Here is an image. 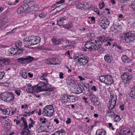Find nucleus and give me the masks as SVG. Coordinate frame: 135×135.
I'll use <instances>...</instances> for the list:
<instances>
[{
    "instance_id": "obj_1",
    "label": "nucleus",
    "mask_w": 135,
    "mask_h": 135,
    "mask_svg": "<svg viewBox=\"0 0 135 135\" xmlns=\"http://www.w3.org/2000/svg\"><path fill=\"white\" fill-rule=\"evenodd\" d=\"M41 40L39 37L32 36L26 37L24 39V43L27 46H31L38 44Z\"/></svg>"
},
{
    "instance_id": "obj_2",
    "label": "nucleus",
    "mask_w": 135,
    "mask_h": 135,
    "mask_svg": "<svg viewBox=\"0 0 135 135\" xmlns=\"http://www.w3.org/2000/svg\"><path fill=\"white\" fill-rule=\"evenodd\" d=\"M101 46V44H99L98 42L96 40L87 41L85 44L86 48L91 50L98 49V47L99 48Z\"/></svg>"
},
{
    "instance_id": "obj_3",
    "label": "nucleus",
    "mask_w": 135,
    "mask_h": 135,
    "mask_svg": "<svg viewBox=\"0 0 135 135\" xmlns=\"http://www.w3.org/2000/svg\"><path fill=\"white\" fill-rule=\"evenodd\" d=\"M34 59L30 56H25L16 59L17 62L21 64H27L31 62Z\"/></svg>"
},
{
    "instance_id": "obj_4",
    "label": "nucleus",
    "mask_w": 135,
    "mask_h": 135,
    "mask_svg": "<svg viewBox=\"0 0 135 135\" xmlns=\"http://www.w3.org/2000/svg\"><path fill=\"white\" fill-rule=\"evenodd\" d=\"M99 80L102 82L106 85H110L113 83L112 77L108 75H101L99 77Z\"/></svg>"
},
{
    "instance_id": "obj_5",
    "label": "nucleus",
    "mask_w": 135,
    "mask_h": 135,
    "mask_svg": "<svg viewBox=\"0 0 135 135\" xmlns=\"http://www.w3.org/2000/svg\"><path fill=\"white\" fill-rule=\"evenodd\" d=\"M43 113L45 116L51 117L53 116L54 113L53 107L52 105H47L44 108Z\"/></svg>"
},
{
    "instance_id": "obj_6",
    "label": "nucleus",
    "mask_w": 135,
    "mask_h": 135,
    "mask_svg": "<svg viewBox=\"0 0 135 135\" xmlns=\"http://www.w3.org/2000/svg\"><path fill=\"white\" fill-rule=\"evenodd\" d=\"M122 38L125 40L126 43H131L135 39V35L132 32H129L126 33L123 37L121 36Z\"/></svg>"
},
{
    "instance_id": "obj_7",
    "label": "nucleus",
    "mask_w": 135,
    "mask_h": 135,
    "mask_svg": "<svg viewBox=\"0 0 135 135\" xmlns=\"http://www.w3.org/2000/svg\"><path fill=\"white\" fill-rule=\"evenodd\" d=\"M77 59L80 65L83 66L86 65L88 63L89 60L87 56L84 54L77 56Z\"/></svg>"
},
{
    "instance_id": "obj_8",
    "label": "nucleus",
    "mask_w": 135,
    "mask_h": 135,
    "mask_svg": "<svg viewBox=\"0 0 135 135\" xmlns=\"http://www.w3.org/2000/svg\"><path fill=\"white\" fill-rule=\"evenodd\" d=\"M2 98L4 101L7 102H12L15 98L14 94L12 93H6L3 95Z\"/></svg>"
},
{
    "instance_id": "obj_9",
    "label": "nucleus",
    "mask_w": 135,
    "mask_h": 135,
    "mask_svg": "<svg viewBox=\"0 0 135 135\" xmlns=\"http://www.w3.org/2000/svg\"><path fill=\"white\" fill-rule=\"evenodd\" d=\"M48 83H46L41 82L38 84L39 88L40 89L41 91H50L52 90V89L49 88L48 87Z\"/></svg>"
},
{
    "instance_id": "obj_10",
    "label": "nucleus",
    "mask_w": 135,
    "mask_h": 135,
    "mask_svg": "<svg viewBox=\"0 0 135 135\" xmlns=\"http://www.w3.org/2000/svg\"><path fill=\"white\" fill-rule=\"evenodd\" d=\"M45 62L49 65H56L59 64L60 61L58 58L54 57L50 59H46L45 60Z\"/></svg>"
},
{
    "instance_id": "obj_11",
    "label": "nucleus",
    "mask_w": 135,
    "mask_h": 135,
    "mask_svg": "<svg viewBox=\"0 0 135 135\" xmlns=\"http://www.w3.org/2000/svg\"><path fill=\"white\" fill-rule=\"evenodd\" d=\"M121 78L124 82L127 83L131 80L132 76L129 73H124L121 75Z\"/></svg>"
},
{
    "instance_id": "obj_12",
    "label": "nucleus",
    "mask_w": 135,
    "mask_h": 135,
    "mask_svg": "<svg viewBox=\"0 0 135 135\" xmlns=\"http://www.w3.org/2000/svg\"><path fill=\"white\" fill-rule=\"evenodd\" d=\"M97 40H96L98 42L99 44H100L101 45L103 43H105V42L108 41V38L106 37L104 35H102L100 36L97 37Z\"/></svg>"
},
{
    "instance_id": "obj_13",
    "label": "nucleus",
    "mask_w": 135,
    "mask_h": 135,
    "mask_svg": "<svg viewBox=\"0 0 135 135\" xmlns=\"http://www.w3.org/2000/svg\"><path fill=\"white\" fill-rule=\"evenodd\" d=\"M20 134L22 135H31L30 132L27 125V124H24L23 128Z\"/></svg>"
},
{
    "instance_id": "obj_14",
    "label": "nucleus",
    "mask_w": 135,
    "mask_h": 135,
    "mask_svg": "<svg viewBox=\"0 0 135 135\" xmlns=\"http://www.w3.org/2000/svg\"><path fill=\"white\" fill-rule=\"evenodd\" d=\"M109 24V21L106 19L102 21V22L100 23V25L102 28L105 29L108 27Z\"/></svg>"
},
{
    "instance_id": "obj_15",
    "label": "nucleus",
    "mask_w": 135,
    "mask_h": 135,
    "mask_svg": "<svg viewBox=\"0 0 135 135\" xmlns=\"http://www.w3.org/2000/svg\"><path fill=\"white\" fill-rule=\"evenodd\" d=\"M52 43L54 45H58L61 43L62 44L64 41L62 38H60L58 37H54L52 39Z\"/></svg>"
},
{
    "instance_id": "obj_16",
    "label": "nucleus",
    "mask_w": 135,
    "mask_h": 135,
    "mask_svg": "<svg viewBox=\"0 0 135 135\" xmlns=\"http://www.w3.org/2000/svg\"><path fill=\"white\" fill-rule=\"evenodd\" d=\"M104 59L106 62L109 63L113 62V61L112 55L109 54H106L104 57Z\"/></svg>"
},
{
    "instance_id": "obj_17",
    "label": "nucleus",
    "mask_w": 135,
    "mask_h": 135,
    "mask_svg": "<svg viewBox=\"0 0 135 135\" xmlns=\"http://www.w3.org/2000/svg\"><path fill=\"white\" fill-rule=\"evenodd\" d=\"M8 21V20L7 17H4L2 19L0 20V26H4L6 27V24L7 23Z\"/></svg>"
},
{
    "instance_id": "obj_18",
    "label": "nucleus",
    "mask_w": 135,
    "mask_h": 135,
    "mask_svg": "<svg viewBox=\"0 0 135 135\" xmlns=\"http://www.w3.org/2000/svg\"><path fill=\"white\" fill-rule=\"evenodd\" d=\"M109 102L113 103V104L116 103L117 100V97L114 95H111L110 98Z\"/></svg>"
},
{
    "instance_id": "obj_19",
    "label": "nucleus",
    "mask_w": 135,
    "mask_h": 135,
    "mask_svg": "<svg viewBox=\"0 0 135 135\" xmlns=\"http://www.w3.org/2000/svg\"><path fill=\"white\" fill-rule=\"evenodd\" d=\"M67 18V17L65 16L61 17L59 20H57L58 25L60 26H62L63 24L64 21L66 20Z\"/></svg>"
},
{
    "instance_id": "obj_20",
    "label": "nucleus",
    "mask_w": 135,
    "mask_h": 135,
    "mask_svg": "<svg viewBox=\"0 0 135 135\" xmlns=\"http://www.w3.org/2000/svg\"><path fill=\"white\" fill-rule=\"evenodd\" d=\"M122 61L125 63H128L131 62V60L126 55H124L122 57Z\"/></svg>"
},
{
    "instance_id": "obj_21",
    "label": "nucleus",
    "mask_w": 135,
    "mask_h": 135,
    "mask_svg": "<svg viewBox=\"0 0 135 135\" xmlns=\"http://www.w3.org/2000/svg\"><path fill=\"white\" fill-rule=\"evenodd\" d=\"M88 97L91 100L92 102H94L95 101V100H97V98L96 97V96L91 92L88 95Z\"/></svg>"
},
{
    "instance_id": "obj_22",
    "label": "nucleus",
    "mask_w": 135,
    "mask_h": 135,
    "mask_svg": "<svg viewBox=\"0 0 135 135\" xmlns=\"http://www.w3.org/2000/svg\"><path fill=\"white\" fill-rule=\"evenodd\" d=\"M96 134L97 135H105L106 132L103 129H99L97 131Z\"/></svg>"
},
{
    "instance_id": "obj_23",
    "label": "nucleus",
    "mask_w": 135,
    "mask_h": 135,
    "mask_svg": "<svg viewBox=\"0 0 135 135\" xmlns=\"http://www.w3.org/2000/svg\"><path fill=\"white\" fill-rule=\"evenodd\" d=\"M65 6H64V4L58 6L56 7L54 9V10L56 8L57 9V11L56 13H57L62 11L63 9L65 8Z\"/></svg>"
},
{
    "instance_id": "obj_24",
    "label": "nucleus",
    "mask_w": 135,
    "mask_h": 135,
    "mask_svg": "<svg viewBox=\"0 0 135 135\" xmlns=\"http://www.w3.org/2000/svg\"><path fill=\"white\" fill-rule=\"evenodd\" d=\"M74 93L75 94H78L82 93V90L80 87L75 88L73 90Z\"/></svg>"
},
{
    "instance_id": "obj_25",
    "label": "nucleus",
    "mask_w": 135,
    "mask_h": 135,
    "mask_svg": "<svg viewBox=\"0 0 135 135\" xmlns=\"http://www.w3.org/2000/svg\"><path fill=\"white\" fill-rule=\"evenodd\" d=\"M0 110L2 111V112L4 114L6 115L9 114L10 112V110L9 108L5 109H2L0 108Z\"/></svg>"
},
{
    "instance_id": "obj_26",
    "label": "nucleus",
    "mask_w": 135,
    "mask_h": 135,
    "mask_svg": "<svg viewBox=\"0 0 135 135\" xmlns=\"http://www.w3.org/2000/svg\"><path fill=\"white\" fill-rule=\"evenodd\" d=\"M77 8L81 9H85L86 7L85 6L84 3H80L76 5Z\"/></svg>"
},
{
    "instance_id": "obj_27",
    "label": "nucleus",
    "mask_w": 135,
    "mask_h": 135,
    "mask_svg": "<svg viewBox=\"0 0 135 135\" xmlns=\"http://www.w3.org/2000/svg\"><path fill=\"white\" fill-rule=\"evenodd\" d=\"M47 77V74L46 73H44L40 77L41 79L45 80L46 81L45 83H48V79L46 78Z\"/></svg>"
},
{
    "instance_id": "obj_28",
    "label": "nucleus",
    "mask_w": 135,
    "mask_h": 135,
    "mask_svg": "<svg viewBox=\"0 0 135 135\" xmlns=\"http://www.w3.org/2000/svg\"><path fill=\"white\" fill-rule=\"evenodd\" d=\"M107 115L108 116L111 117H114L115 115L114 112L109 110L107 111Z\"/></svg>"
},
{
    "instance_id": "obj_29",
    "label": "nucleus",
    "mask_w": 135,
    "mask_h": 135,
    "mask_svg": "<svg viewBox=\"0 0 135 135\" xmlns=\"http://www.w3.org/2000/svg\"><path fill=\"white\" fill-rule=\"evenodd\" d=\"M130 95L131 97L134 96L135 98V86L131 88Z\"/></svg>"
},
{
    "instance_id": "obj_30",
    "label": "nucleus",
    "mask_w": 135,
    "mask_h": 135,
    "mask_svg": "<svg viewBox=\"0 0 135 135\" xmlns=\"http://www.w3.org/2000/svg\"><path fill=\"white\" fill-rule=\"evenodd\" d=\"M22 43L20 41H16L15 43L16 47L17 48L21 49L22 47Z\"/></svg>"
},
{
    "instance_id": "obj_31",
    "label": "nucleus",
    "mask_w": 135,
    "mask_h": 135,
    "mask_svg": "<svg viewBox=\"0 0 135 135\" xmlns=\"http://www.w3.org/2000/svg\"><path fill=\"white\" fill-rule=\"evenodd\" d=\"M23 50H24L23 48H19L18 49L17 51L13 54L17 55H20L21 54L23 53Z\"/></svg>"
},
{
    "instance_id": "obj_32",
    "label": "nucleus",
    "mask_w": 135,
    "mask_h": 135,
    "mask_svg": "<svg viewBox=\"0 0 135 135\" xmlns=\"http://www.w3.org/2000/svg\"><path fill=\"white\" fill-rule=\"evenodd\" d=\"M63 27L64 28L67 29H69L72 28L73 27V25L72 23L68 24L63 25Z\"/></svg>"
},
{
    "instance_id": "obj_33",
    "label": "nucleus",
    "mask_w": 135,
    "mask_h": 135,
    "mask_svg": "<svg viewBox=\"0 0 135 135\" xmlns=\"http://www.w3.org/2000/svg\"><path fill=\"white\" fill-rule=\"evenodd\" d=\"M116 47L118 49V50L119 52L122 53L124 51V49L122 46L117 45L116 46Z\"/></svg>"
},
{
    "instance_id": "obj_34",
    "label": "nucleus",
    "mask_w": 135,
    "mask_h": 135,
    "mask_svg": "<svg viewBox=\"0 0 135 135\" xmlns=\"http://www.w3.org/2000/svg\"><path fill=\"white\" fill-rule=\"evenodd\" d=\"M124 135H133L132 133L129 130H126L123 131Z\"/></svg>"
},
{
    "instance_id": "obj_35",
    "label": "nucleus",
    "mask_w": 135,
    "mask_h": 135,
    "mask_svg": "<svg viewBox=\"0 0 135 135\" xmlns=\"http://www.w3.org/2000/svg\"><path fill=\"white\" fill-rule=\"evenodd\" d=\"M33 93H38L41 91L38 85H37V86H35L33 87Z\"/></svg>"
},
{
    "instance_id": "obj_36",
    "label": "nucleus",
    "mask_w": 135,
    "mask_h": 135,
    "mask_svg": "<svg viewBox=\"0 0 135 135\" xmlns=\"http://www.w3.org/2000/svg\"><path fill=\"white\" fill-rule=\"evenodd\" d=\"M120 119L121 118H120L119 116L115 114L114 117L113 121L114 122H118L120 121Z\"/></svg>"
},
{
    "instance_id": "obj_37",
    "label": "nucleus",
    "mask_w": 135,
    "mask_h": 135,
    "mask_svg": "<svg viewBox=\"0 0 135 135\" xmlns=\"http://www.w3.org/2000/svg\"><path fill=\"white\" fill-rule=\"evenodd\" d=\"M114 104H113V103L109 102V105L108 107L109 110H112L114 108L116 104V103Z\"/></svg>"
},
{
    "instance_id": "obj_38",
    "label": "nucleus",
    "mask_w": 135,
    "mask_h": 135,
    "mask_svg": "<svg viewBox=\"0 0 135 135\" xmlns=\"http://www.w3.org/2000/svg\"><path fill=\"white\" fill-rule=\"evenodd\" d=\"M24 11H26L29 7V5L28 4H23L21 6Z\"/></svg>"
},
{
    "instance_id": "obj_39",
    "label": "nucleus",
    "mask_w": 135,
    "mask_h": 135,
    "mask_svg": "<svg viewBox=\"0 0 135 135\" xmlns=\"http://www.w3.org/2000/svg\"><path fill=\"white\" fill-rule=\"evenodd\" d=\"M99 9H101L104 7L105 4H104V3L103 1H102V2H100L99 3Z\"/></svg>"
},
{
    "instance_id": "obj_40",
    "label": "nucleus",
    "mask_w": 135,
    "mask_h": 135,
    "mask_svg": "<svg viewBox=\"0 0 135 135\" xmlns=\"http://www.w3.org/2000/svg\"><path fill=\"white\" fill-rule=\"evenodd\" d=\"M31 7L32 9L35 11L38 10L39 8L38 6L37 5H33L31 6Z\"/></svg>"
},
{
    "instance_id": "obj_41",
    "label": "nucleus",
    "mask_w": 135,
    "mask_h": 135,
    "mask_svg": "<svg viewBox=\"0 0 135 135\" xmlns=\"http://www.w3.org/2000/svg\"><path fill=\"white\" fill-rule=\"evenodd\" d=\"M132 9L135 11V1H132L130 5Z\"/></svg>"
},
{
    "instance_id": "obj_42",
    "label": "nucleus",
    "mask_w": 135,
    "mask_h": 135,
    "mask_svg": "<svg viewBox=\"0 0 135 135\" xmlns=\"http://www.w3.org/2000/svg\"><path fill=\"white\" fill-rule=\"evenodd\" d=\"M98 49L97 50H98V51L100 53H102L105 51V49L104 48L101 47V46L99 48L98 47Z\"/></svg>"
},
{
    "instance_id": "obj_43",
    "label": "nucleus",
    "mask_w": 135,
    "mask_h": 135,
    "mask_svg": "<svg viewBox=\"0 0 135 135\" xmlns=\"http://www.w3.org/2000/svg\"><path fill=\"white\" fill-rule=\"evenodd\" d=\"M26 90L28 93H33V87H32L31 88H27V89H26Z\"/></svg>"
},
{
    "instance_id": "obj_44",
    "label": "nucleus",
    "mask_w": 135,
    "mask_h": 135,
    "mask_svg": "<svg viewBox=\"0 0 135 135\" xmlns=\"http://www.w3.org/2000/svg\"><path fill=\"white\" fill-rule=\"evenodd\" d=\"M46 13H42L39 15V17H40V18H43L46 16Z\"/></svg>"
},
{
    "instance_id": "obj_45",
    "label": "nucleus",
    "mask_w": 135,
    "mask_h": 135,
    "mask_svg": "<svg viewBox=\"0 0 135 135\" xmlns=\"http://www.w3.org/2000/svg\"><path fill=\"white\" fill-rule=\"evenodd\" d=\"M125 54L126 56H129L131 55L132 54V51L130 50H127L125 51Z\"/></svg>"
},
{
    "instance_id": "obj_46",
    "label": "nucleus",
    "mask_w": 135,
    "mask_h": 135,
    "mask_svg": "<svg viewBox=\"0 0 135 135\" xmlns=\"http://www.w3.org/2000/svg\"><path fill=\"white\" fill-rule=\"evenodd\" d=\"M17 11V12L18 14H20L22 12L24 11V10L21 7H20L18 8V9Z\"/></svg>"
},
{
    "instance_id": "obj_47",
    "label": "nucleus",
    "mask_w": 135,
    "mask_h": 135,
    "mask_svg": "<svg viewBox=\"0 0 135 135\" xmlns=\"http://www.w3.org/2000/svg\"><path fill=\"white\" fill-rule=\"evenodd\" d=\"M94 11L98 14L99 16H100L101 17H102V13H100L99 12V11L98 9L97 8H95L94 9Z\"/></svg>"
},
{
    "instance_id": "obj_48",
    "label": "nucleus",
    "mask_w": 135,
    "mask_h": 135,
    "mask_svg": "<svg viewBox=\"0 0 135 135\" xmlns=\"http://www.w3.org/2000/svg\"><path fill=\"white\" fill-rule=\"evenodd\" d=\"M71 98V100L72 102H74L76 100L77 97L73 95H70V96Z\"/></svg>"
},
{
    "instance_id": "obj_49",
    "label": "nucleus",
    "mask_w": 135,
    "mask_h": 135,
    "mask_svg": "<svg viewBox=\"0 0 135 135\" xmlns=\"http://www.w3.org/2000/svg\"><path fill=\"white\" fill-rule=\"evenodd\" d=\"M89 19L90 20V21L92 24H94L95 23V19L94 17H89Z\"/></svg>"
},
{
    "instance_id": "obj_50",
    "label": "nucleus",
    "mask_w": 135,
    "mask_h": 135,
    "mask_svg": "<svg viewBox=\"0 0 135 135\" xmlns=\"http://www.w3.org/2000/svg\"><path fill=\"white\" fill-rule=\"evenodd\" d=\"M65 43L66 44H68L67 45H66V46L65 47V48L66 47H67L70 46L71 44V42L70 41L68 40H66Z\"/></svg>"
},
{
    "instance_id": "obj_51",
    "label": "nucleus",
    "mask_w": 135,
    "mask_h": 135,
    "mask_svg": "<svg viewBox=\"0 0 135 135\" xmlns=\"http://www.w3.org/2000/svg\"><path fill=\"white\" fill-rule=\"evenodd\" d=\"M21 92V91L19 89H17L15 90V93L17 94V95L18 96L20 95V94Z\"/></svg>"
},
{
    "instance_id": "obj_52",
    "label": "nucleus",
    "mask_w": 135,
    "mask_h": 135,
    "mask_svg": "<svg viewBox=\"0 0 135 135\" xmlns=\"http://www.w3.org/2000/svg\"><path fill=\"white\" fill-rule=\"evenodd\" d=\"M5 73L4 72L0 71V80L2 79L4 77Z\"/></svg>"
},
{
    "instance_id": "obj_53",
    "label": "nucleus",
    "mask_w": 135,
    "mask_h": 135,
    "mask_svg": "<svg viewBox=\"0 0 135 135\" xmlns=\"http://www.w3.org/2000/svg\"><path fill=\"white\" fill-rule=\"evenodd\" d=\"M15 50V49L13 48H10L8 50V51L11 53V54H13V51Z\"/></svg>"
},
{
    "instance_id": "obj_54",
    "label": "nucleus",
    "mask_w": 135,
    "mask_h": 135,
    "mask_svg": "<svg viewBox=\"0 0 135 135\" xmlns=\"http://www.w3.org/2000/svg\"><path fill=\"white\" fill-rule=\"evenodd\" d=\"M65 98H66V100L68 102H70V100H69L70 95H68L65 94Z\"/></svg>"
},
{
    "instance_id": "obj_55",
    "label": "nucleus",
    "mask_w": 135,
    "mask_h": 135,
    "mask_svg": "<svg viewBox=\"0 0 135 135\" xmlns=\"http://www.w3.org/2000/svg\"><path fill=\"white\" fill-rule=\"evenodd\" d=\"M93 102L94 103V104L96 105L99 106L100 105V103L98 101L97 99V100H96L95 102Z\"/></svg>"
},
{
    "instance_id": "obj_56",
    "label": "nucleus",
    "mask_w": 135,
    "mask_h": 135,
    "mask_svg": "<svg viewBox=\"0 0 135 135\" xmlns=\"http://www.w3.org/2000/svg\"><path fill=\"white\" fill-rule=\"evenodd\" d=\"M43 118H40V120L41 123L42 124H44L46 123V121L45 120H43Z\"/></svg>"
},
{
    "instance_id": "obj_57",
    "label": "nucleus",
    "mask_w": 135,
    "mask_h": 135,
    "mask_svg": "<svg viewBox=\"0 0 135 135\" xmlns=\"http://www.w3.org/2000/svg\"><path fill=\"white\" fill-rule=\"evenodd\" d=\"M23 78L24 79H26L27 77V74L25 73H23L22 75Z\"/></svg>"
},
{
    "instance_id": "obj_58",
    "label": "nucleus",
    "mask_w": 135,
    "mask_h": 135,
    "mask_svg": "<svg viewBox=\"0 0 135 135\" xmlns=\"http://www.w3.org/2000/svg\"><path fill=\"white\" fill-rule=\"evenodd\" d=\"M66 124H67L70 123L71 122V119L69 118H68L67 120L66 121Z\"/></svg>"
},
{
    "instance_id": "obj_59",
    "label": "nucleus",
    "mask_w": 135,
    "mask_h": 135,
    "mask_svg": "<svg viewBox=\"0 0 135 135\" xmlns=\"http://www.w3.org/2000/svg\"><path fill=\"white\" fill-rule=\"evenodd\" d=\"M28 105L27 104H26L25 105H22L21 106V108L22 109H23V108H28Z\"/></svg>"
},
{
    "instance_id": "obj_60",
    "label": "nucleus",
    "mask_w": 135,
    "mask_h": 135,
    "mask_svg": "<svg viewBox=\"0 0 135 135\" xmlns=\"http://www.w3.org/2000/svg\"><path fill=\"white\" fill-rule=\"evenodd\" d=\"M109 126L110 129H111L113 131H114V128L113 127V126H112V124L111 123H109Z\"/></svg>"
},
{
    "instance_id": "obj_61",
    "label": "nucleus",
    "mask_w": 135,
    "mask_h": 135,
    "mask_svg": "<svg viewBox=\"0 0 135 135\" xmlns=\"http://www.w3.org/2000/svg\"><path fill=\"white\" fill-rule=\"evenodd\" d=\"M105 43H104V46H110L111 45V44L110 43V42L109 41H108L107 42H105Z\"/></svg>"
},
{
    "instance_id": "obj_62",
    "label": "nucleus",
    "mask_w": 135,
    "mask_h": 135,
    "mask_svg": "<svg viewBox=\"0 0 135 135\" xmlns=\"http://www.w3.org/2000/svg\"><path fill=\"white\" fill-rule=\"evenodd\" d=\"M21 118V119L23 121L24 124H27V122L25 118L24 117H22Z\"/></svg>"
},
{
    "instance_id": "obj_63",
    "label": "nucleus",
    "mask_w": 135,
    "mask_h": 135,
    "mask_svg": "<svg viewBox=\"0 0 135 135\" xmlns=\"http://www.w3.org/2000/svg\"><path fill=\"white\" fill-rule=\"evenodd\" d=\"M45 127H46L47 128H49L50 127V123L48 122H46L45 123Z\"/></svg>"
},
{
    "instance_id": "obj_64",
    "label": "nucleus",
    "mask_w": 135,
    "mask_h": 135,
    "mask_svg": "<svg viewBox=\"0 0 135 135\" xmlns=\"http://www.w3.org/2000/svg\"><path fill=\"white\" fill-rule=\"evenodd\" d=\"M52 90H50V91H47V92H46V95L49 96H51V91H52Z\"/></svg>"
}]
</instances>
